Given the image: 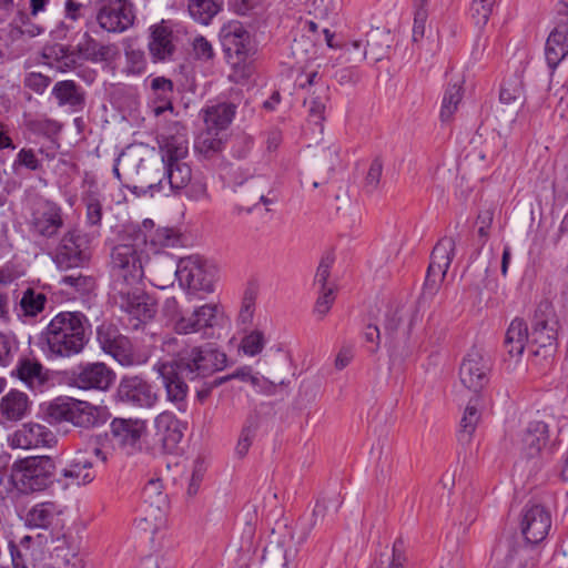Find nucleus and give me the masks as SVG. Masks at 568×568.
I'll use <instances>...</instances> for the list:
<instances>
[{
  "mask_svg": "<svg viewBox=\"0 0 568 568\" xmlns=\"http://www.w3.org/2000/svg\"><path fill=\"white\" fill-rule=\"evenodd\" d=\"M180 235L170 227H154L152 220L142 225L126 226L121 232L119 243L111 252L112 281L109 301L113 307L136 321L133 327L152 318L155 307L144 287V264L151 256L160 255L168 247H175Z\"/></svg>",
  "mask_w": 568,
  "mask_h": 568,
  "instance_id": "1",
  "label": "nucleus"
},
{
  "mask_svg": "<svg viewBox=\"0 0 568 568\" xmlns=\"http://www.w3.org/2000/svg\"><path fill=\"white\" fill-rule=\"evenodd\" d=\"M550 526V516L544 507L527 506L521 520V532L527 544L513 537L500 539L491 552L495 568H532L536 565V551L528 544L542 541Z\"/></svg>",
  "mask_w": 568,
  "mask_h": 568,
  "instance_id": "2",
  "label": "nucleus"
},
{
  "mask_svg": "<svg viewBox=\"0 0 568 568\" xmlns=\"http://www.w3.org/2000/svg\"><path fill=\"white\" fill-rule=\"evenodd\" d=\"M91 325L80 312H60L41 333L38 347L49 361L80 354L90 341Z\"/></svg>",
  "mask_w": 568,
  "mask_h": 568,
  "instance_id": "3",
  "label": "nucleus"
},
{
  "mask_svg": "<svg viewBox=\"0 0 568 568\" xmlns=\"http://www.w3.org/2000/svg\"><path fill=\"white\" fill-rule=\"evenodd\" d=\"M158 143L164 171L158 183L151 182L149 187L169 196L186 187L192 179V170L184 161L189 155L186 129L175 122L159 133Z\"/></svg>",
  "mask_w": 568,
  "mask_h": 568,
  "instance_id": "4",
  "label": "nucleus"
},
{
  "mask_svg": "<svg viewBox=\"0 0 568 568\" xmlns=\"http://www.w3.org/2000/svg\"><path fill=\"white\" fill-rule=\"evenodd\" d=\"M166 268L169 273L168 282L159 280L156 284L160 288H165L172 283V276H175L180 286L192 295H206L214 291V267L200 255H189L182 257L175 265L168 256L160 257L159 263L152 266Z\"/></svg>",
  "mask_w": 568,
  "mask_h": 568,
  "instance_id": "5",
  "label": "nucleus"
},
{
  "mask_svg": "<svg viewBox=\"0 0 568 568\" xmlns=\"http://www.w3.org/2000/svg\"><path fill=\"white\" fill-rule=\"evenodd\" d=\"M116 374L102 362L80 363L70 372L69 383L81 390L108 392L115 383Z\"/></svg>",
  "mask_w": 568,
  "mask_h": 568,
  "instance_id": "6",
  "label": "nucleus"
},
{
  "mask_svg": "<svg viewBox=\"0 0 568 568\" xmlns=\"http://www.w3.org/2000/svg\"><path fill=\"white\" fill-rule=\"evenodd\" d=\"M91 257L84 237L78 231H69L51 253L52 262L61 271L84 267Z\"/></svg>",
  "mask_w": 568,
  "mask_h": 568,
  "instance_id": "7",
  "label": "nucleus"
},
{
  "mask_svg": "<svg viewBox=\"0 0 568 568\" xmlns=\"http://www.w3.org/2000/svg\"><path fill=\"white\" fill-rule=\"evenodd\" d=\"M227 356L213 347H195L178 365L190 379L209 376L226 366Z\"/></svg>",
  "mask_w": 568,
  "mask_h": 568,
  "instance_id": "8",
  "label": "nucleus"
},
{
  "mask_svg": "<svg viewBox=\"0 0 568 568\" xmlns=\"http://www.w3.org/2000/svg\"><path fill=\"white\" fill-rule=\"evenodd\" d=\"M55 473V464L49 456H36L14 464V477L24 489L42 490L51 481Z\"/></svg>",
  "mask_w": 568,
  "mask_h": 568,
  "instance_id": "9",
  "label": "nucleus"
},
{
  "mask_svg": "<svg viewBox=\"0 0 568 568\" xmlns=\"http://www.w3.org/2000/svg\"><path fill=\"white\" fill-rule=\"evenodd\" d=\"M28 225L30 233L37 239L54 237L63 226L61 206L49 200L37 202L32 207Z\"/></svg>",
  "mask_w": 568,
  "mask_h": 568,
  "instance_id": "10",
  "label": "nucleus"
},
{
  "mask_svg": "<svg viewBox=\"0 0 568 568\" xmlns=\"http://www.w3.org/2000/svg\"><path fill=\"white\" fill-rule=\"evenodd\" d=\"M97 21L106 32L122 33L134 24V6L129 0H102L97 12Z\"/></svg>",
  "mask_w": 568,
  "mask_h": 568,
  "instance_id": "11",
  "label": "nucleus"
},
{
  "mask_svg": "<svg viewBox=\"0 0 568 568\" xmlns=\"http://www.w3.org/2000/svg\"><path fill=\"white\" fill-rule=\"evenodd\" d=\"M97 339L101 349L120 365L129 367L143 363L133 351L130 339L113 327L105 325L98 327Z\"/></svg>",
  "mask_w": 568,
  "mask_h": 568,
  "instance_id": "12",
  "label": "nucleus"
},
{
  "mask_svg": "<svg viewBox=\"0 0 568 568\" xmlns=\"http://www.w3.org/2000/svg\"><path fill=\"white\" fill-rule=\"evenodd\" d=\"M559 327V320L551 307L538 310L531 325L530 342L544 348L545 356L551 355L557 347Z\"/></svg>",
  "mask_w": 568,
  "mask_h": 568,
  "instance_id": "13",
  "label": "nucleus"
},
{
  "mask_svg": "<svg viewBox=\"0 0 568 568\" xmlns=\"http://www.w3.org/2000/svg\"><path fill=\"white\" fill-rule=\"evenodd\" d=\"M162 385L166 393V399L172 403L181 413L187 409L189 387L180 376L181 367L176 362H159L155 365Z\"/></svg>",
  "mask_w": 568,
  "mask_h": 568,
  "instance_id": "14",
  "label": "nucleus"
},
{
  "mask_svg": "<svg viewBox=\"0 0 568 568\" xmlns=\"http://www.w3.org/2000/svg\"><path fill=\"white\" fill-rule=\"evenodd\" d=\"M491 364L477 351L469 352L459 366V379L471 392L483 390L490 381Z\"/></svg>",
  "mask_w": 568,
  "mask_h": 568,
  "instance_id": "15",
  "label": "nucleus"
},
{
  "mask_svg": "<svg viewBox=\"0 0 568 568\" xmlns=\"http://www.w3.org/2000/svg\"><path fill=\"white\" fill-rule=\"evenodd\" d=\"M115 396L119 402L135 407L150 408L158 402V395L151 384L140 376L123 377Z\"/></svg>",
  "mask_w": 568,
  "mask_h": 568,
  "instance_id": "16",
  "label": "nucleus"
},
{
  "mask_svg": "<svg viewBox=\"0 0 568 568\" xmlns=\"http://www.w3.org/2000/svg\"><path fill=\"white\" fill-rule=\"evenodd\" d=\"M54 442L53 433L44 425L24 423L8 435V446L13 449H34L49 447Z\"/></svg>",
  "mask_w": 568,
  "mask_h": 568,
  "instance_id": "17",
  "label": "nucleus"
},
{
  "mask_svg": "<svg viewBox=\"0 0 568 568\" xmlns=\"http://www.w3.org/2000/svg\"><path fill=\"white\" fill-rule=\"evenodd\" d=\"M456 244L453 237H442L433 248L425 286L436 288L445 278L455 256Z\"/></svg>",
  "mask_w": 568,
  "mask_h": 568,
  "instance_id": "18",
  "label": "nucleus"
},
{
  "mask_svg": "<svg viewBox=\"0 0 568 568\" xmlns=\"http://www.w3.org/2000/svg\"><path fill=\"white\" fill-rule=\"evenodd\" d=\"M567 9L566 3H559L558 12L562 18L550 31L546 41L545 58L551 70H555L568 54V24L566 21Z\"/></svg>",
  "mask_w": 568,
  "mask_h": 568,
  "instance_id": "19",
  "label": "nucleus"
},
{
  "mask_svg": "<svg viewBox=\"0 0 568 568\" xmlns=\"http://www.w3.org/2000/svg\"><path fill=\"white\" fill-rule=\"evenodd\" d=\"M142 508L145 513L144 520L154 530L159 529V524L164 519V506L166 505V495L163 493V485L159 479L149 480L142 490Z\"/></svg>",
  "mask_w": 568,
  "mask_h": 568,
  "instance_id": "20",
  "label": "nucleus"
},
{
  "mask_svg": "<svg viewBox=\"0 0 568 568\" xmlns=\"http://www.w3.org/2000/svg\"><path fill=\"white\" fill-rule=\"evenodd\" d=\"M155 436L166 452L176 448L184 436L186 424L172 412H162L154 419Z\"/></svg>",
  "mask_w": 568,
  "mask_h": 568,
  "instance_id": "21",
  "label": "nucleus"
},
{
  "mask_svg": "<svg viewBox=\"0 0 568 568\" xmlns=\"http://www.w3.org/2000/svg\"><path fill=\"white\" fill-rule=\"evenodd\" d=\"M224 51L237 57H246L250 52L251 38L242 22L231 20L225 22L219 33Z\"/></svg>",
  "mask_w": 568,
  "mask_h": 568,
  "instance_id": "22",
  "label": "nucleus"
},
{
  "mask_svg": "<svg viewBox=\"0 0 568 568\" xmlns=\"http://www.w3.org/2000/svg\"><path fill=\"white\" fill-rule=\"evenodd\" d=\"M145 432L144 423L133 419L114 418L110 423V433L118 445L128 453L134 452Z\"/></svg>",
  "mask_w": 568,
  "mask_h": 568,
  "instance_id": "23",
  "label": "nucleus"
},
{
  "mask_svg": "<svg viewBox=\"0 0 568 568\" xmlns=\"http://www.w3.org/2000/svg\"><path fill=\"white\" fill-rule=\"evenodd\" d=\"M12 376L32 392H42L49 379L43 365L38 359L30 357H22L17 362Z\"/></svg>",
  "mask_w": 568,
  "mask_h": 568,
  "instance_id": "24",
  "label": "nucleus"
},
{
  "mask_svg": "<svg viewBox=\"0 0 568 568\" xmlns=\"http://www.w3.org/2000/svg\"><path fill=\"white\" fill-rule=\"evenodd\" d=\"M110 418L111 412L106 405H94L77 399L74 426L85 429L98 428L105 425Z\"/></svg>",
  "mask_w": 568,
  "mask_h": 568,
  "instance_id": "25",
  "label": "nucleus"
},
{
  "mask_svg": "<svg viewBox=\"0 0 568 568\" xmlns=\"http://www.w3.org/2000/svg\"><path fill=\"white\" fill-rule=\"evenodd\" d=\"M77 399L72 397H57L41 405L44 419L50 424L68 422L74 425Z\"/></svg>",
  "mask_w": 568,
  "mask_h": 568,
  "instance_id": "26",
  "label": "nucleus"
},
{
  "mask_svg": "<svg viewBox=\"0 0 568 568\" xmlns=\"http://www.w3.org/2000/svg\"><path fill=\"white\" fill-rule=\"evenodd\" d=\"M30 410V400L26 393L11 389L0 400V416L8 422L24 418Z\"/></svg>",
  "mask_w": 568,
  "mask_h": 568,
  "instance_id": "27",
  "label": "nucleus"
},
{
  "mask_svg": "<svg viewBox=\"0 0 568 568\" xmlns=\"http://www.w3.org/2000/svg\"><path fill=\"white\" fill-rule=\"evenodd\" d=\"M528 341H530V334L526 323L520 318L513 320L507 328L504 344L507 354L515 362L521 358Z\"/></svg>",
  "mask_w": 568,
  "mask_h": 568,
  "instance_id": "28",
  "label": "nucleus"
},
{
  "mask_svg": "<svg viewBox=\"0 0 568 568\" xmlns=\"http://www.w3.org/2000/svg\"><path fill=\"white\" fill-rule=\"evenodd\" d=\"M82 201L85 206V223L90 226H99L102 221L103 195L92 179L84 180Z\"/></svg>",
  "mask_w": 568,
  "mask_h": 568,
  "instance_id": "29",
  "label": "nucleus"
},
{
  "mask_svg": "<svg viewBox=\"0 0 568 568\" xmlns=\"http://www.w3.org/2000/svg\"><path fill=\"white\" fill-rule=\"evenodd\" d=\"M548 440V426L541 420H534L528 424L520 435V448L528 456L537 455Z\"/></svg>",
  "mask_w": 568,
  "mask_h": 568,
  "instance_id": "30",
  "label": "nucleus"
},
{
  "mask_svg": "<svg viewBox=\"0 0 568 568\" xmlns=\"http://www.w3.org/2000/svg\"><path fill=\"white\" fill-rule=\"evenodd\" d=\"M173 83L163 77H158L151 81V101L149 106L155 115L165 111H172Z\"/></svg>",
  "mask_w": 568,
  "mask_h": 568,
  "instance_id": "31",
  "label": "nucleus"
},
{
  "mask_svg": "<svg viewBox=\"0 0 568 568\" xmlns=\"http://www.w3.org/2000/svg\"><path fill=\"white\" fill-rule=\"evenodd\" d=\"M202 112L206 129L225 133L235 115V108L230 103L223 102L209 105Z\"/></svg>",
  "mask_w": 568,
  "mask_h": 568,
  "instance_id": "32",
  "label": "nucleus"
},
{
  "mask_svg": "<svg viewBox=\"0 0 568 568\" xmlns=\"http://www.w3.org/2000/svg\"><path fill=\"white\" fill-rule=\"evenodd\" d=\"M60 510L52 501L36 504L31 507L24 517V523L29 528L49 529L58 518Z\"/></svg>",
  "mask_w": 568,
  "mask_h": 568,
  "instance_id": "33",
  "label": "nucleus"
},
{
  "mask_svg": "<svg viewBox=\"0 0 568 568\" xmlns=\"http://www.w3.org/2000/svg\"><path fill=\"white\" fill-rule=\"evenodd\" d=\"M149 50L154 61H164L173 52L172 32L163 24L151 27Z\"/></svg>",
  "mask_w": 568,
  "mask_h": 568,
  "instance_id": "34",
  "label": "nucleus"
},
{
  "mask_svg": "<svg viewBox=\"0 0 568 568\" xmlns=\"http://www.w3.org/2000/svg\"><path fill=\"white\" fill-rule=\"evenodd\" d=\"M270 342L266 331L260 326L244 331L239 345V352L247 357L260 355Z\"/></svg>",
  "mask_w": 568,
  "mask_h": 568,
  "instance_id": "35",
  "label": "nucleus"
},
{
  "mask_svg": "<svg viewBox=\"0 0 568 568\" xmlns=\"http://www.w3.org/2000/svg\"><path fill=\"white\" fill-rule=\"evenodd\" d=\"M62 475L77 485L90 484L95 478L92 462L80 454L63 469Z\"/></svg>",
  "mask_w": 568,
  "mask_h": 568,
  "instance_id": "36",
  "label": "nucleus"
},
{
  "mask_svg": "<svg viewBox=\"0 0 568 568\" xmlns=\"http://www.w3.org/2000/svg\"><path fill=\"white\" fill-rule=\"evenodd\" d=\"M418 320L419 315L417 311L400 307L392 310L385 315L384 326L385 329L389 332L403 331L404 334H409Z\"/></svg>",
  "mask_w": 568,
  "mask_h": 568,
  "instance_id": "37",
  "label": "nucleus"
},
{
  "mask_svg": "<svg viewBox=\"0 0 568 568\" xmlns=\"http://www.w3.org/2000/svg\"><path fill=\"white\" fill-rule=\"evenodd\" d=\"M226 142V133L206 129L203 130L194 141L196 152L205 156H211L221 152Z\"/></svg>",
  "mask_w": 568,
  "mask_h": 568,
  "instance_id": "38",
  "label": "nucleus"
},
{
  "mask_svg": "<svg viewBox=\"0 0 568 568\" xmlns=\"http://www.w3.org/2000/svg\"><path fill=\"white\" fill-rule=\"evenodd\" d=\"M222 8V0H189L187 4L192 19L203 26L210 24Z\"/></svg>",
  "mask_w": 568,
  "mask_h": 568,
  "instance_id": "39",
  "label": "nucleus"
},
{
  "mask_svg": "<svg viewBox=\"0 0 568 568\" xmlns=\"http://www.w3.org/2000/svg\"><path fill=\"white\" fill-rule=\"evenodd\" d=\"M480 402L481 398L476 396L471 398L464 410L462 420H460V432L459 436L462 439L469 442L477 428V425L480 420Z\"/></svg>",
  "mask_w": 568,
  "mask_h": 568,
  "instance_id": "40",
  "label": "nucleus"
},
{
  "mask_svg": "<svg viewBox=\"0 0 568 568\" xmlns=\"http://www.w3.org/2000/svg\"><path fill=\"white\" fill-rule=\"evenodd\" d=\"M463 99V83L456 81L449 83L444 92L439 116L443 122H449Z\"/></svg>",
  "mask_w": 568,
  "mask_h": 568,
  "instance_id": "41",
  "label": "nucleus"
},
{
  "mask_svg": "<svg viewBox=\"0 0 568 568\" xmlns=\"http://www.w3.org/2000/svg\"><path fill=\"white\" fill-rule=\"evenodd\" d=\"M52 94L58 100L59 105L80 106L83 103V97L72 80L57 82L52 89Z\"/></svg>",
  "mask_w": 568,
  "mask_h": 568,
  "instance_id": "42",
  "label": "nucleus"
},
{
  "mask_svg": "<svg viewBox=\"0 0 568 568\" xmlns=\"http://www.w3.org/2000/svg\"><path fill=\"white\" fill-rule=\"evenodd\" d=\"M41 168L42 161L37 151L31 148L20 149L11 164V170L16 175H21L24 170L36 172Z\"/></svg>",
  "mask_w": 568,
  "mask_h": 568,
  "instance_id": "43",
  "label": "nucleus"
},
{
  "mask_svg": "<svg viewBox=\"0 0 568 568\" xmlns=\"http://www.w3.org/2000/svg\"><path fill=\"white\" fill-rule=\"evenodd\" d=\"M194 321H196L200 331L212 328L216 326L223 315V312L217 304H204L193 311Z\"/></svg>",
  "mask_w": 568,
  "mask_h": 568,
  "instance_id": "44",
  "label": "nucleus"
},
{
  "mask_svg": "<svg viewBox=\"0 0 568 568\" xmlns=\"http://www.w3.org/2000/svg\"><path fill=\"white\" fill-rule=\"evenodd\" d=\"M524 85L520 75L515 74L505 79L500 87L499 101L503 104H513L523 94Z\"/></svg>",
  "mask_w": 568,
  "mask_h": 568,
  "instance_id": "45",
  "label": "nucleus"
},
{
  "mask_svg": "<svg viewBox=\"0 0 568 568\" xmlns=\"http://www.w3.org/2000/svg\"><path fill=\"white\" fill-rule=\"evenodd\" d=\"M84 453L90 456L93 455L97 459L105 463L112 454L108 434L92 436L87 444Z\"/></svg>",
  "mask_w": 568,
  "mask_h": 568,
  "instance_id": "46",
  "label": "nucleus"
},
{
  "mask_svg": "<svg viewBox=\"0 0 568 568\" xmlns=\"http://www.w3.org/2000/svg\"><path fill=\"white\" fill-rule=\"evenodd\" d=\"M327 100V88L321 87L316 95L305 101L308 105L310 118L315 123H322L325 120Z\"/></svg>",
  "mask_w": 568,
  "mask_h": 568,
  "instance_id": "47",
  "label": "nucleus"
},
{
  "mask_svg": "<svg viewBox=\"0 0 568 568\" xmlns=\"http://www.w3.org/2000/svg\"><path fill=\"white\" fill-rule=\"evenodd\" d=\"M192 58L195 61L207 63L215 58V50L211 41L199 34L192 40Z\"/></svg>",
  "mask_w": 568,
  "mask_h": 568,
  "instance_id": "48",
  "label": "nucleus"
},
{
  "mask_svg": "<svg viewBox=\"0 0 568 568\" xmlns=\"http://www.w3.org/2000/svg\"><path fill=\"white\" fill-rule=\"evenodd\" d=\"M414 8V26L413 39L417 41L422 39L425 33L426 21L428 19V0L413 1Z\"/></svg>",
  "mask_w": 568,
  "mask_h": 568,
  "instance_id": "49",
  "label": "nucleus"
},
{
  "mask_svg": "<svg viewBox=\"0 0 568 568\" xmlns=\"http://www.w3.org/2000/svg\"><path fill=\"white\" fill-rule=\"evenodd\" d=\"M47 297L44 294L34 292L33 290H27L21 298V307L26 314L34 316L40 313L45 305Z\"/></svg>",
  "mask_w": 568,
  "mask_h": 568,
  "instance_id": "50",
  "label": "nucleus"
},
{
  "mask_svg": "<svg viewBox=\"0 0 568 568\" xmlns=\"http://www.w3.org/2000/svg\"><path fill=\"white\" fill-rule=\"evenodd\" d=\"M77 50L82 59L89 61H98L103 57L101 48H99L98 43L88 33H84L82 39L79 41Z\"/></svg>",
  "mask_w": 568,
  "mask_h": 568,
  "instance_id": "51",
  "label": "nucleus"
},
{
  "mask_svg": "<svg viewBox=\"0 0 568 568\" xmlns=\"http://www.w3.org/2000/svg\"><path fill=\"white\" fill-rule=\"evenodd\" d=\"M495 0H473L470 16L477 26H485L491 14Z\"/></svg>",
  "mask_w": 568,
  "mask_h": 568,
  "instance_id": "52",
  "label": "nucleus"
},
{
  "mask_svg": "<svg viewBox=\"0 0 568 568\" xmlns=\"http://www.w3.org/2000/svg\"><path fill=\"white\" fill-rule=\"evenodd\" d=\"M18 351V342L14 336L0 333V365H9Z\"/></svg>",
  "mask_w": 568,
  "mask_h": 568,
  "instance_id": "53",
  "label": "nucleus"
},
{
  "mask_svg": "<svg viewBox=\"0 0 568 568\" xmlns=\"http://www.w3.org/2000/svg\"><path fill=\"white\" fill-rule=\"evenodd\" d=\"M335 301L334 287L321 288L320 295L314 306V313L321 318L324 317L331 310Z\"/></svg>",
  "mask_w": 568,
  "mask_h": 568,
  "instance_id": "54",
  "label": "nucleus"
},
{
  "mask_svg": "<svg viewBox=\"0 0 568 568\" xmlns=\"http://www.w3.org/2000/svg\"><path fill=\"white\" fill-rule=\"evenodd\" d=\"M222 178L227 187L236 191L248 179V174L241 168L229 166L222 173Z\"/></svg>",
  "mask_w": 568,
  "mask_h": 568,
  "instance_id": "55",
  "label": "nucleus"
},
{
  "mask_svg": "<svg viewBox=\"0 0 568 568\" xmlns=\"http://www.w3.org/2000/svg\"><path fill=\"white\" fill-rule=\"evenodd\" d=\"M185 195L194 202H209L211 196L207 191V184L201 180L190 182L185 190Z\"/></svg>",
  "mask_w": 568,
  "mask_h": 568,
  "instance_id": "56",
  "label": "nucleus"
},
{
  "mask_svg": "<svg viewBox=\"0 0 568 568\" xmlns=\"http://www.w3.org/2000/svg\"><path fill=\"white\" fill-rule=\"evenodd\" d=\"M61 283L75 288L78 292H87L94 285L93 278L84 275H67L61 280Z\"/></svg>",
  "mask_w": 568,
  "mask_h": 568,
  "instance_id": "57",
  "label": "nucleus"
},
{
  "mask_svg": "<svg viewBox=\"0 0 568 568\" xmlns=\"http://www.w3.org/2000/svg\"><path fill=\"white\" fill-rule=\"evenodd\" d=\"M26 87L38 94H42L50 84V79L41 73L31 72L26 77Z\"/></svg>",
  "mask_w": 568,
  "mask_h": 568,
  "instance_id": "58",
  "label": "nucleus"
},
{
  "mask_svg": "<svg viewBox=\"0 0 568 568\" xmlns=\"http://www.w3.org/2000/svg\"><path fill=\"white\" fill-rule=\"evenodd\" d=\"M194 317L193 312L190 315L180 317L174 324L175 332L185 335L201 332L196 321L193 320Z\"/></svg>",
  "mask_w": 568,
  "mask_h": 568,
  "instance_id": "59",
  "label": "nucleus"
},
{
  "mask_svg": "<svg viewBox=\"0 0 568 568\" xmlns=\"http://www.w3.org/2000/svg\"><path fill=\"white\" fill-rule=\"evenodd\" d=\"M383 172V165L379 160H374L372 164L369 165V169L366 174V187H368L371 191H374L377 189Z\"/></svg>",
  "mask_w": 568,
  "mask_h": 568,
  "instance_id": "60",
  "label": "nucleus"
},
{
  "mask_svg": "<svg viewBox=\"0 0 568 568\" xmlns=\"http://www.w3.org/2000/svg\"><path fill=\"white\" fill-rule=\"evenodd\" d=\"M250 385L261 394L270 395L274 392L275 385L270 379L261 375L260 373H254L253 377L250 382Z\"/></svg>",
  "mask_w": 568,
  "mask_h": 568,
  "instance_id": "61",
  "label": "nucleus"
},
{
  "mask_svg": "<svg viewBox=\"0 0 568 568\" xmlns=\"http://www.w3.org/2000/svg\"><path fill=\"white\" fill-rule=\"evenodd\" d=\"M206 470L205 464L202 459H195L192 462L191 466V483L189 487V493L196 491V486L202 480L204 473Z\"/></svg>",
  "mask_w": 568,
  "mask_h": 568,
  "instance_id": "62",
  "label": "nucleus"
},
{
  "mask_svg": "<svg viewBox=\"0 0 568 568\" xmlns=\"http://www.w3.org/2000/svg\"><path fill=\"white\" fill-rule=\"evenodd\" d=\"M254 439V430L250 427H245L242 429L237 444H236V453L240 456L246 455Z\"/></svg>",
  "mask_w": 568,
  "mask_h": 568,
  "instance_id": "63",
  "label": "nucleus"
},
{
  "mask_svg": "<svg viewBox=\"0 0 568 568\" xmlns=\"http://www.w3.org/2000/svg\"><path fill=\"white\" fill-rule=\"evenodd\" d=\"M29 128L37 133H48L58 129L57 122L49 119L33 120L29 123Z\"/></svg>",
  "mask_w": 568,
  "mask_h": 568,
  "instance_id": "64",
  "label": "nucleus"
}]
</instances>
